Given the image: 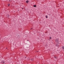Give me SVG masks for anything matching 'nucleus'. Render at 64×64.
Returning <instances> with one entry per match:
<instances>
[{
	"label": "nucleus",
	"mask_w": 64,
	"mask_h": 64,
	"mask_svg": "<svg viewBox=\"0 0 64 64\" xmlns=\"http://www.w3.org/2000/svg\"><path fill=\"white\" fill-rule=\"evenodd\" d=\"M23 60H26V56H24L23 59Z\"/></svg>",
	"instance_id": "f257e3e1"
},
{
	"label": "nucleus",
	"mask_w": 64,
	"mask_h": 64,
	"mask_svg": "<svg viewBox=\"0 0 64 64\" xmlns=\"http://www.w3.org/2000/svg\"><path fill=\"white\" fill-rule=\"evenodd\" d=\"M34 61V59H30V61L32 62V61Z\"/></svg>",
	"instance_id": "f03ea898"
},
{
	"label": "nucleus",
	"mask_w": 64,
	"mask_h": 64,
	"mask_svg": "<svg viewBox=\"0 0 64 64\" xmlns=\"http://www.w3.org/2000/svg\"><path fill=\"white\" fill-rule=\"evenodd\" d=\"M26 3H28V2H29V1H28V0H26Z\"/></svg>",
	"instance_id": "7ed1b4c3"
},
{
	"label": "nucleus",
	"mask_w": 64,
	"mask_h": 64,
	"mask_svg": "<svg viewBox=\"0 0 64 64\" xmlns=\"http://www.w3.org/2000/svg\"><path fill=\"white\" fill-rule=\"evenodd\" d=\"M2 63H4V64L5 63H4V61H2Z\"/></svg>",
	"instance_id": "20e7f679"
},
{
	"label": "nucleus",
	"mask_w": 64,
	"mask_h": 64,
	"mask_svg": "<svg viewBox=\"0 0 64 64\" xmlns=\"http://www.w3.org/2000/svg\"><path fill=\"white\" fill-rule=\"evenodd\" d=\"M7 17H9V15H8L7 16H6Z\"/></svg>",
	"instance_id": "39448f33"
},
{
	"label": "nucleus",
	"mask_w": 64,
	"mask_h": 64,
	"mask_svg": "<svg viewBox=\"0 0 64 64\" xmlns=\"http://www.w3.org/2000/svg\"><path fill=\"white\" fill-rule=\"evenodd\" d=\"M34 7H36V6L34 5Z\"/></svg>",
	"instance_id": "423d86ee"
},
{
	"label": "nucleus",
	"mask_w": 64,
	"mask_h": 64,
	"mask_svg": "<svg viewBox=\"0 0 64 64\" xmlns=\"http://www.w3.org/2000/svg\"><path fill=\"white\" fill-rule=\"evenodd\" d=\"M62 48L63 49H64V46L62 47Z\"/></svg>",
	"instance_id": "0eeeda50"
},
{
	"label": "nucleus",
	"mask_w": 64,
	"mask_h": 64,
	"mask_svg": "<svg viewBox=\"0 0 64 64\" xmlns=\"http://www.w3.org/2000/svg\"><path fill=\"white\" fill-rule=\"evenodd\" d=\"M41 58H40V59H41V60H42V57H41Z\"/></svg>",
	"instance_id": "6e6552de"
},
{
	"label": "nucleus",
	"mask_w": 64,
	"mask_h": 64,
	"mask_svg": "<svg viewBox=\"0 0 64 64\" xmlns=\"http://www.w3.org/2000/svg\"><path fill=\"white\" fill-rule=\"evenodd\" d=\"M46 18H47V16H46Z\"/></svg>",
	"instance_id": "1a4fd4ad"
},
{
	"label": "nucleus",
	"mask_w": 64,
	"mask_h": 64,
	"mask_svg": "<svg viewBox=\"0 0 64 64\" xmlns=\"http://www.w3.org/2000/svg\"><path fill=\"white\" fill-rule=\"evenodd\" d=\"M28 60H29V59H30V58H28Z\"/></svg>",
	"instance_id": "9d476101"
},
{
	"label": "nucleus",
	"mask_w": 64,
	"mask_h": 64,
	"mask_svg": "<svg viewBox=\"0 0 64 64\" xmlns=\"http://www.w3.org/2000/svg\"><path fill=\"white\" fill-rule=\"evenodd\" d=\"M8 6H10V4H8Z\"/></svg>",
	"instance_id": "9b49d317"
},
{
	"label": "nucleus",
	"mask_w": 64,
	"mask_h": 64,
	"mask_svg": "<svg viewBox=\"0 0 64 64\" xmlns=\"http://www.w3.org/2000/svg\"><path fill=\"white\" fill-rule=\"evenodd\" d=\"M50 39H51V37H50Z\"/></svg>",
	"instance_id": "f8f14e48"
},
{
	"label": "nucleus",
	"mask_w": 64,
	"mask_h": 64,
	"mask_svg": "<svg viewBox=\"0 0 64 64\" xmlns=\"http://www.w3.org/2000/svg\"><path fill=\"white\" fill-rule=\"evenodd\" d=\"M11 1H12V0H10V2H11Z\"/></svg>",
	"instance_id": "ddd939ff"
},
{
	"label": "nucleus",
	"mask_w": 64,
	"mask_h": 64,
	"mask_svg": "<svg viewBox=\"0 0 64 64\" xmlns=\"http://www.w3.org/2000/svg\"><path fill=\"white\" fill-rule=\"evenodd\" d=\"M22 9H23V8H22Z\"/></svg>",
	"instance_id": "4468645a"
},
{
	"label": "nucleus",
	"mask_w": 64,
	"mask_h": 64,
	"mask_svg": "<svg viewBox=\"0 0 64 64\" xmlns=\"http://www.w3.org/2000/svg\"><path fill=\"white\" fill-rule=\"evenodd\" d=\"M6 49H7V48H6Z\"/></svg>",
	"instance_id": "2eb2a0df"
}]
</instances>
